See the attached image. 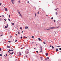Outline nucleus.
I'll use <instances>...</instances> for the list:
<instances>
[{"label":"nucleus","mask_w":61,"mask_h":61,"mask_svg":"<svg viewBox=\"0 0 61 61\" xmlns=\"http://www.w3.org/2000/svg\"><path fill=\"white\" fill-rule=\"evenodd\" d=\"M58 27H59V26L56 28H55V27H51V28H52V29H54V28H58Z\"/></svg>","instance_id":"f257e3e1"},{"label":"nucleus","mask_w":61,"mask_h":61,"mask_svg":"<svg viewBox=\"0 0 61 61\" xmlns=\"http://www.w3.org/2000/svg\"><path fill=\"white\" fill-rule=\"evenodd\" d=\"M5 9L6 11H8V10H7V8H5Z\"/></svg>","instance_id":"f03ea898"},{"label":"nucleus","mask_w":61,"mask_h":61,"mask_svg":"<svg viewBox=\"0 0 61 61\" xmlns=\"http://www.w3.org/2000/svg\"><path fill=\"white\" fill-rule=\"evenodd\" d=\"M11 2L13 4H14V0H11Z\"/></svg>","instance_id":"7ed1b4c3"},{"label":"nucleus","mask_w":61,"mask_h":61,"mask_svg":"<svg viewBox=\"0 0 61 61\" xmlns=\"http://www.w3.org/2000/svg\"><path fill=\"white\" fill-rule=\"evenodd\" d=\"M40 51L41 52H42V51H43V50H42V49H41V51Z\"/></svg>","instance_id":"20e7f679"},{"label":"nucleus","mask_w":61,"mask_h":61,"mask_svg":"<svg viewBox=\"0 0 61 61\" xmlns=\"http://www.w3.org/2000/svg\"><path fill=\"white\" fill-rule=\"evenodd\" d=\"M19 56H21V53L20 52L19 53Z\"/></svg>","instance_id":"39448f33"},{"label":"nucleus","mask_w":61,"mask_h":61,"mask_svg":"<svg viewBox=\"0 0 61 61\" xmlns=\"http://www.w3.org/2000/svg\"><path fill=\"white\" fill-rule=\"evenodd\" d=\"M18 12L20 15L21 14L20 13V12H19V10H18Z\"/></svg>","instance_id":"423d86ee"},{"label":"nucleus","mask_w":61,"mask_h":61,"mask_svg":"<svg viewBox=\"0 0 61 61\" xmlns=\"http://www.w3.org/2000/svg\"><path fill=\"white\" fill-rule=\"evenodd\" d=\"M13 53H14V52H12V53H10V54H11V55H12V54H13Z\"/></svg>","instance_id":"0eeeda50"},{"label":"nucleus","mask_w":61,"mask_h":61,"mask_svg":"<svg viewBox=\"0 0 61 61\" xmlns=\"http://www.w3.org/2000/svg\"><path fill=\"white\" fill-rule=\"evenodd\" d=\"M7 48H10V46H7Z\"/></svg>","instance_id":"6e6552de"},{"label":"nucleus","mask_w":61,"mask_h":61,"mask_svg":"<svg viewBox=\"0 0 61 61\" xmlns=\"http://www.w3.org/2000/svg\"><path fill=\"white\" fill-rule=\"evenodd\" d=\"M25 29H27L28 28L27 27V26H26L25 27Z\"/></svg>","instance_id":"1a4fd4ad"},{"label":"nucleus","mask_w":61,"mask_h":61,"mask_svg":"<svg viewBox=\"0 0 61 61\" xmlns=\"http://www.w3.org/2000/svg\"><path fill=\"white\" fill-rule=\"evenodd\" d=\"M46 30H47V31H50V30L49 29H47Z\"/></svg>","instance_id":"9d476101"},{"label":"nucleus","mask_w":61,"mask_h":61,"mask_svg":"<svg viewBox=\"0 0 61 61\" xmlns=\"http://www.w3.org/2000/svg\"><path fill=\"white\" fill-rule=\"evenodd\" d=\"M29 53V52H28V51H27L26 52V54H28Z\"/></svg>","instance_id":"9b49d317"},{"label":"nucleus","mask_w":61,"mask_h":61,"mask_svg":"<svg viewBox=\"0 0 61 61\" xmlns=\"http://www.w3.org/2000/svg\"><path fill=\"white\" fill-rule=\"evenodd\" d=\"M14 25V23H12V25Z\"/></svg>","instance_id":"f8f14e48"},{"label":"nucleus","mask_w":61,"mask_h":61,"mask_svg":"<svg viewBox=\"0 0 61 61\" xmlns=\"http://www.w3.org/2000/svg\"><path fill=\"white\" fill-rule=\"evenodd\" d=\"M56 51H58V49H56Z\"/></svg>","instance_id":"ddd939ff"},{"label":"nucleus","mask_w":61,"mask_h":61,"mask_svg":"<svg viewBox=\"0 0 61 61\" xmlns=\"http://www.w3.org/2000/svg\"><path fill=\"white\" fill-rule=\"evenodd\" d=\"M56 15H57V12H56Z\"/></svg>","instance_id":"4468645a"},{"label":"nucleus","mask_w":61,"mask_h":61,"mask_svg":"<svg viewBox=\"0 0 61 61\" xmlns=\"http://www.w3.org/2000/svg\"><path fill=\"white\" fill-rule=\"evenodd\" d=\"M40 48H41V49H42L43 48L41 46Z\"/></svg>","instance_id":"2eb2a0df"},{"label":"nucleus","mask_w":61,"mask_h":61,"mask_svg":"<svg viewBox=\"0 0 61 61\" xmlns=\"http://www.w3.org/2000/svg\"><path fill=\"white\" fill-rule=\"evenodd\" d=\"M48 53H47V54H46V56H48Z\"/></svg>","instance_id":"dca6fc26"},{"label":"nucleus","mask_w":61,"mask_h":61,"mask_svg":"<svg viewBox=\"0 0 61 61\" xmlns=\"http://www.w3.org/2000/svg\"><path fill=\"white\" fill-rule=\"evenodd\" d=\"M38 39L39 40V41H40V40H41V39H40L39 38H38Z\"/></svg>","instance_id":"f3484780"},{"label":"nucleus","mask_w":61,"mask_h":61,"mask_svg":"<svg viewBox=\"0 0 61 61\" xmlns=\"http://www.w3.org/2000/svg\"><path fill=\"white\" fill-rule=\"evenodd\" d=\"M1 5H2V3H0V6H1Z\"/></svg>","instance_id":"a211bd4d"},{"label":"nucleus","mask_w":61,"mask_h":61,"mask_svg":"<svg viewBox=\"0 0 61 61\" xmlns=\"http://www.w3.org/2000/svg\"><path fill=\"white\" fill-rule=\"evenodd\" d=\"M8 20H9V21H11V20H10V19H8Z\"/></svg>","instance_id":"6ab92c4d"},{"label":"nucleus","mask_w":61,"mask_h":61,"mask_svg":"<svg viewBox=\"0 0 61 61\" xmlns=\"http://www.w3.org/2000/svg\"><path fill=\"white\" fill-rule=\"evenodd\" d=\"M5 28H7V26H5Z\"/></svg>","instance_id":"aec40b11"},{"label":"nucleus","mask_w":61,"mask_h":61,"mask_svg":"<svg viewBox=\"0 0 61 61\" xmlns=\"http://www.w3.org/2000/svg\"><path fill=\"white\" fill-rule=\"evenodd\" d=\"M20 29H22V28L21 27H20Z\"/></svg>","instance_id":"412c9836"},{"label":"nucleus","mask_w":61,"mask_h":61,"mask_svg":"<svg viewBox=\"0 0 61 61\" xmlns=\"http://www.w3.org/2000/svg\"><path fill=\"white\" fill-rule=\"evenodd\" d=\"M52 49H54V46H52Z\"/></svg>","instance_id":"4be33fe9"},{"label":"nucleus","mask_w":61,"mask_h":61,"mask_svg":"<svg viewBox=\"0 0 61 61\" xmlns=\"http://www.w3.org/2000/svg\"><path fill=\"white\" fill-rule=\"evenodd\" d=\"M9 51H11V50L9 49Z\"/></svg>","instance_id":"5701e85b"},{"label":"nucleus","mask_w":61,"mask_h":61,"mask_svg":"<svg viewBox=\"0 0 61 61\" xmlns=\"http://www.w3.org/2000/svg\"><path fill=\"white\" fill-rule=\"evenodd\" d=\"M18 2H19V3H20V2H21V1H20L19 0V1H18Z\"/></svg>","instance_id":"b1692460"},{"label":"nucleus","mask_w":61,"mask_h":61,"mask_svg":"<svg viewBox=\"0 0 61 61\" xmlns=\"http://www.w3.org/2000/svg\"><path fill=\"white\" fill-rule=\"evenodd\" d=\"M37 13H38V14H39V11H38L37 12Z\"/></svg>","instance_id":"393cba45"},{"label":"nucleus","mask_w":61,"mask_h":61,"mask_svg":"<svg viewBox=\"0 0 61 61\" xmlns=\"http://www.w3.org/2000/svg\"><path fill=\"white\" fill-rule=\"evenodd\" d=\"M57 47H60V46H57Z\"/></svg>","instance_id":"a878e982"},{"label":"nucleus","mask_w":61,"mask_h":61,"mask_svg":"<svg viewBox=\"0 0 61 61\" xmlns=\"http://www.w3.org/2000/svg\"><path fill=\"white\" fill-rule=\"evenodd\" d=\"M20 16L21 17H22V15H21V14H20Z\"/></svg>","instance_id":"bb28decb"},{"label":"nucleus","mask_w":61,"mask_h":61,"mask_svg":"<svg viewBox=\"0 0 61 61\" xmlns=\"http://www.w3.org/2000/svg\"><path fill=\"white\" fill-rule=\"evenodd\" d=\"M4 21H6V19H4Z\"/></svg>","instance_id":"cd10ccee"},{"label":"nucleus","mask_w":61,"mask_h":61,"mask_svg":"<svg viewBox=\"0 0 61 61\" xmlns=\"http://www.w3.org/2000/svg\"><path fill=\"white\" fill-rule=\"evenodd\" d=\"M55 11H57V10L56 9H55Z\"/></svg>","instance_id":"c85d7f7f"},{"label":"nucleus","mask_w":61,"mask_h":61,"mask_svg":"<svg viewBox=\"0 0 61 61\" xmlns=\"http://www.w3.org/2000/svg\"><path fill=\"white\" fill-rule=\"evenodd\" d=\"M7 27H8V24L7 25Z\"/></svg>","instance_id":"c756f323"},{"label":"nucleus","mask_w":61,"mask_h":61,"mask_svg":"<svg viewBox=\"0 0 61 61\" xmlns=\"http://www.w3.org/2000/svg\"><path fill=\"white\" fill-rule=\"evenodd\" d=\"M17 41V40H16L15 41V42H16Z\"/></svg>","instance_id":"7c9ffc66"},{"label":"nucleus","mask_w":61,"mask_h":61,"mask_svg":"<svg viewBox=\"0 0 61 61\" xmlns=\"http://www.w3.org/2000/svg\"><path fill=\"white\" fill-rule=\"evenodd\" d=\"M36 53H38V51H36Z\"/></svg>","instance_id":"2f4dec72"},{"label":"nucleus","mask_w":61,"mask_h":61,"mask_svg":"<svg viewBox=\"0 0 61 61\" xmlns=\"http://www.w3.org/2000/svg\"><path fill=\"white\" fill-rule=\"evenodd\" d=\"M0 51H1L2 50V49L0 48Z\"/></svg>","instance_id":"473e14b6"},{"label":"nucleus","mask_w":61,"mask_h":61,"mask_svg":"<svg viewBox=\"0 0 61 61\" xmlns=\"http://www.w3.org/2000/svg\"><path fill=\"white\" fill-rule=\"evenodd\" d=\"M0 56H2V54H0Z\"/></svg>","instance_id":"72a5a7b5"},{"label":"nucleus","mask_w":61,"mask_h":61,"mask_svg":"<svg viewBox=\"0 0 61 61\" xmlns=\"http://www.w3.org/2000/svg\"><path fill=\"white\" fill-rule=\"evenodd\" d=\"M40 58H41V59H42V57H41Z\"/></svg>","instance_id":"f704fd0d"},{"label":"nucleus","mask_w":61,"mask_h":61,"mask_svg":"<svg viewBox=\"0 0 61 61\" xmlns=\"http://www.w3.org/2000/svg\"><path fill=\"white\" fill-rule=\"evenodd\" d=\"M8 42H9V43H11V41H9Z\"/></svg>","instance_id":"c9c22d12"},{"label":"nucleus","mask_w":61,"mask_h":61,"mask_svg":"<svg viewBox=\"0 0 61 61\" xmlns=\"http://www.w3.org/2000/svg\"><path fill=\"white\" fill-rule=\"evenodd\" d=\"M35 16H36V14L35 13Z\"/></svg>","instance_id":"e433bc0d"},{"label":"nucleus","mask_w":61,"mask_h":61,"mask_svg":"<svg viewBox=\"0 0 61 61\" xmlns=\"http://www.w3.org/2000/svg\"><path fill=\"white\" fill-rule=\"evenodd\" d=\"M20 38L21 39H22L23 37H21Z\"/></svg>","instance_id":"4c0bfd02"},{"label":"nucleus","mask_w":61,"mask_h":61,"mask_svg":"<svg viewBox=\"0 0 61 61\" xmlns=\"http://www.w3.org/2000/svg\"><path fill=\"white\" fill-rule=\"evenodd\" d=\"M47 58V59H49V58L48 57Z\"/></svg>","instance_id":"58836bf2"},{"label":"nucleus","mask_w":61,"mask_h":61,"mask_svg":"<svg viewBox=\"0 0 61 61\" xmlns=\"http://www.w3.org/2000/svg\"><path fill=\"white\" fill-rule=\"evenodd\" d=\"M43 43L45 44V45L46 44V43H45V42H43Z\"/></svg>","instance_id":"ea45409f"},{"label":"nucleus","mask_w":61,"mask_h":61,"mask_svg":"<svg viewBox=\"0 0 61 61\" xmlns=\"http://www.w3.org/2000/svg\"><path fill=\"white\" fill-rule=\"evenodd\" d=\"M59 50H61V48H60L59 49Z\"/></svg>","instance_id":"a19ab883"},{"label":"nucleus","mask_w":61,"mask_h":61,"mask_svg":"<svg viewBox=\"0 0 61 61\" xmlns=\"http://www.w3.org/2000/svg\"><path fill=\"white\" fill-rule=\"evenodd\" d=\"M32 38H34V36H32Z\"/></svg>","instance_id":"79ce46f5"},{"label":"nucleus","mask_w":61,"mask_h":61,"mask_svg":"<svg viewBox=\"0 0 61 61\" xmlns=\"http://www.w3.org/2000/svg\"><path fill=\"white\" fill-rule=\"evenodd\" d=\"M45 60H47V58L45 59Z\"/></svg>","instance_id":"37998d69"},{"label":"nucleus","mask_w":61,"mask_h":61,"mask_svg":"<svg viewBox=\"0 0 61 61\" xmlns=\"http://www.w3.org/2000/svg\"><path fill=\"white\" fill-rule=\"evenodd\" d=\"M8 53H10L11 52L10 51H8Z\"/></svg>","instance_id":"c03bdc74"},{"label":"nucleus","mask_w":61,"mask_h":61,"mask_svg":"<svg viewBox=\"0 0 61 61\" xmlns=\"http://www.w3.org/2000/svg\"><path fill=\"white\" fill-rule=\"evenodd\" d=\"M50 47H52V46H51V45H50Z\"/></svg>","instance_id":"a18cd8bd"},{"label":"nucleus","mask_w":61,"mask_h":61,"mask_svg":"<svg viewBox=\"0 0 61 61\" xmlns=\"http://www.w3.org/2000/svg\"><path fill=\"white\" fill-rule=\"evenodd\" d=\"M0 36H3V35H1Z\"/></svg>","instance_id":"49530a36"},{"label":"nucleus","mask_w":61,"mask_h":61,"mask_svg":"<svg viewBox=\"0 0 61 61\" xmlns=\"http://www.w3.org/2000/svg\"><path fill=\"white\" fill-rule=\"evenodd\" d=\"M50 29H52V28H51V27H50Z\"/></svg>","instance_id":"de8ad7c7"},{"label":"nucleus","mask_w":61,"mask_h":61,"mask_svg":"<svg viewBox=\"0 0 61 61\" xmlns=\"http://www.w3.org/2000/svg\"><path fill=\"white\" fill-rule=\"evenodd\" d=\"M18 34H20V32H18Z\"/></svg>","instance_id":"09e8293b"},{"label":"nucleus","mask_w":61,"mask_h":61,"mask_svg":"<svg viewBox=\"0 0 61 61\" xmlns=\"http://www.w3.org/2000/svg\"><path fill=\"white\" fill-rule=\"evenodd\" d=\"M11 51H13V50L12 49V50H11Z\"/></svg>","instance_id":"8fccbe9b"},{"label":"nucleus","mask_w":61,"mask_h":61,"mask_svg":"<svg viewBox=\"0 0 61 61\" xmlns=\"http://www.w3.org/2000/svg\"><path fill=\"white\" fill-rule=\"evenodd\" d=\"M9 17H10V15H9Z\"/></svg>","instance_id":"3c124183"},{"label":"nucleus","mask_w":61,"mask_h":61,"mask_svg":"<svg viewBox=\"0 0 61 61\" xmlns=\"http://www.w3.org/2000/svg\"><path fill=\"white\" fill-rule=\"evenodd\" d=\"M4 56H5V57H6V56H5V55H4Z\"/></svg>","instance_id":"603ef678"},{"label":"nucleus","mask_w":61,"mask_h":61,"mask_svg":"<svg viewBox=\"0 0 61 61\" xmlns=\"http://www.w3.org/2000/svg\"><path fill=\"white\" fill-rule=\"evenodd\" d=\"M21 49H23V48H21Z\"/></svg>","instance_id":"864d4df0"},{"label":"nucleus","mask_w":61,"mask_h":61,"mask_svg":"<svg viewBox=\"0 0 61 61\" xmlns=\"http://www.w3.org/2000/svg\"><path fill=\"white\" fill-rule=\"evenodd\" d=\"M46 16H48V15H46Z\"/></svg>","instance_id":"5fc2aeb1"},{"label":"nucleus","mask_w":61,"mask_h":61,"mask_svg":"<svg viewBox=\"0 0 61 61\" xmlns=\"http://www.w3.org/2000/svg\"><path fill=\"white\" fill-rule=\"evenodd\" d=\"M55 20H54V22H55Z\"/></svg>","instance_id":"6e6d98bb"},{"label":"nucleus","mask_w":61,"mask_h":61,"mask_svg":"<svg viewBox=\"0 0 61 61\" xmlns=\"http://www.w3.org/2000/svg\"><path fill=\"white\" fill-rule=\"evenodd\" d=\"M51 19H53V17L51 18Z\"/></svg>","instance_id":"4d7b16f0"},{"label":"nucleus","mask_w":61,"mask_h":61,"mask_svg":"<svg viewBox=\"0 0 61 61\" xmlns=\"http://www.w3.org/2000/svg\"><path fill=\"white\" fill-rule=\"evenodd\" d=\"M16 36H17V34H16Z\"/></svg>","instance_id":"13d9d810"},{"label":"nucleus","mask_w":61,"mask_h":61,"mask_svg":"<svg viewBox=\"0 0 61 61\" xmlns=\"http://www.w3.org/2000/svg\"><path fill=\"white\" fill-rule=\"evenodd\" d=\"M6 56H7V54H6Z\"/></svg>","instance_id":"bf43d9fd"},{"label":"nucleus","mask_w":61,"mask_h":61,"mask_svg":"<svg viewBox=\"0 0 61 61\" xmlns=\"http://www.w3.org/2000/svg\"><path fill=\"white\" fill-rule=\"evenodd\" d=\"M23 31H22V33H23Z\"/></svg>","instance_id":"052dcab7"},{"label":"nucleus","mask_w":61,"mask_h":61,"mask_svg":"<svg viewBox=\"0 0 61 61\" xmlns=\"http://www.w3.org/2000/svg\"><path fill=\"white\" fill-rule=\"evenodd\" d=\"M41 41H42V40H41Z\"/></svg>","instance_id":"680f3d73"},{"label":"nucleus","mask_w":61,"mask_h":61,"mask_svg":"<svg viewBox=\"0 0 61 61\" xmlns=\"http://www.w3.org/2000/svg\"><path fill=\"white\" fill-rule=\"evenodd\" d=\"M25 37V36H24V37H25H25Z\"/></svg>","instance_id":"e2e57ef3"},{"label":"nucleus","mask_w":61,"mask_h":61,"mask_svg":"<svg viewBox=\"0 0 61 61\" xmlns=\"http://www.w3.org/2000/svg\"><path fill=\"white\" fill-rule=\"evenodd\" d=\"M29 3V1H28V3Z\"/></svg>","instance_id":"0e129e2a"},{"label":"nucleus","mask_w":61,"mask_h":61,"mask_svg":"<svg viewBox=\"0 0 61 61\" xmlns=\"http://www.w3.org/2000/svg\"><path fill=\"white\" fill-rule=\"evenodd\" d=\"M2 16H3V17H4V15H2Z\"/></svg>","instance_id":"69168bd1"},{"label":"nucleus","mask_w":61,"mask_h":61,"mask_svg":"<svg viewBox=\"0 0 61 61\" xmlns=\"http://www.w3.org/2000/svg\"><path fill=\"white\" fill-rule=\"evenodd\" d=\"M25 38H27V37H26Z\"/></svg>","instance_id":"338daca9"},{"label":"nucleus","mask_w":61,"mask_h":61,"mask_svg":"<svg viewBox=\"0 0 61 61\" xmlns=\"http://www.w3.org/2000/svg\"><path fill=\"white\" fill-rule=\"evenodd\" d=\"M0 17H1V16H0Z\"/></svg>","instance_id":"774afa93"}]
</instances>
